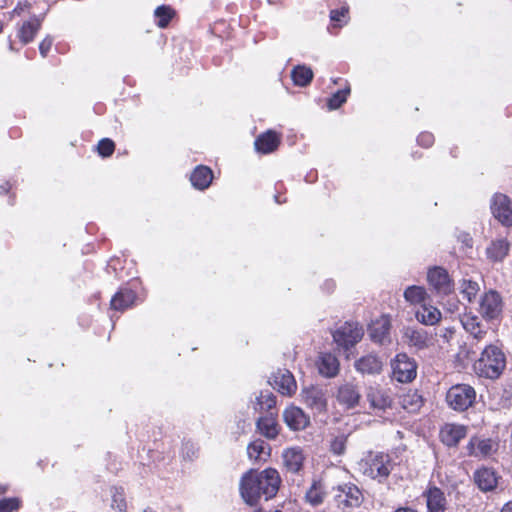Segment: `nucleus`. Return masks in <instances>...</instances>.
<instances>
[{
  "label": "nucleus",
  "instance_id": "57",
  "mask_svg": "<svg viewBox=\"0 0 512 512\" xmlns=\"http://www.w3.org/2000/svg\"><path fill=\"white\" fill-rule=\"evenodd\" d=\"M2 29H3V23H2V21L0 20V32L2 31Z\"/></svg>",
  "mask_w": 512,
  "mask_h": 512
},
{
  "label": "nucleus",
  "instance_id": "1",
  "mask_svg": "<svg viewBox=\"0 0 512 512\" xmlns=\"http://www.w3.org/2000/svg\"><path fill=\"white\" fill-rule=\"evenodd\" d=\"M279 484V473L275 469L268 468L259 473L250 470L241 478L240 493L248 505L254 506L261 496H264L266 500L275 496Z\"/></svg>",
  "mask_w": 512,
  "mask_h": 512
},
{
  "label": "nucleus",
  "instance_id": "45",
  "mask_svg": "<svg viewBox=\"0 0 512 512\" xmlns=\"http://www.w3.org/2000/svg\"><path fill=\"white\" fill-rule=\"evenodd\" d=\"M20 507L18 498H5L0 500V512H13Z\"/></svg>",
  "mask_w": 512,
  "mask_h": 512
},
{
  "label": "nucleus",
  "instance_id": "39",
  "mask_svg": "<svg viewBox=\"0 0 512 512\" xmlns=\"http://www.w3.org/2000/svg\"><path fill=\"white\" fill-rule=\"evenodd\" d=\"M349 434L339 433L337 435H332L330 440V451L334 455H343L346 450V443Z\"/></svg>",
  "mask_w": 512,
  "mask_h": 512
},
{
  "label": "nucleus",
  "instance_id": "37",
  "mask_svg": "<svg viewBox=\"0 0 512 512\" xmlns=\"http://www.w3.org/2000/svg\"><path fill=\"white\" fill-rule=\"evenodd\" d=\"M291 78L295 85L305 87L312 81L313 71L308 66L298 65L293 68L291 72Z\"/></svg>",
  "mask_w": 512,
  "mask_h": 512
},
{
  "label": "nucleus",
  "instance_id": "40",
  "mask_svg": "<svg viewBox=\"0 0 512 512\" xmlns=\"http://www.w3.org/2000/svg\"><path fill=\"white\" fill-rule=\"evenodd\" d=\"M350 94V86L346 84V86L333 93L332 96L328 100V107L330 110H335L339 108L343 103L346 102L348 95Z\"/></svg>",
  "mask_w": 512,
  "mask_h": 512
},
{
  "label": "nucleus",
  "instance_id": "27",
  "mask_svg": "<svg viewBox=\"0 0 512 512\" xmlns=\"http://www.w3.org/2000/svg\"><path fill=\"white\" fill-rule=\"evenodd\" d=\"M135 298L136 295L132 290L122 288L111 299V308L117 311H123L133 305Z\"/></svg>",
  "mask_w": 512,
  "mask_h": 512
},
{
  "label": "nucleus",
  "instance_id": "17",
  "mask_svg": "<svg viewBox=\"0 0 512 512\" xmlns=\"http://www.w3.org/2000/svg\"><path fill=\"white\" fill-rule=\"evenodd\" d=\"M275 388L283 395H292L297 389L293 374L289 370H278L273 375Z\"/></svg>",
  "mask_w": 512,
  "mask_h": 512
},
{
  "label": "nucleus",
  "instance_id": "41",
  "mask_svg": "<svg viewBox=\"0 0 512 512\" xmlns=\"http://www.w3.org/2000/svg\"><path fill=\"white\" fill-rule=\"evenodd\" d=\"M112 503L111 507L116 512H123L126 510V500L124 490L121 487H113L111 490Z\"/></svg>",
  "mask_w": 512,
  "mask_h": 512
},
{
  "label": "nucleus",
  "instance_id": "55",
  "mask_svg": "<svg viewBox=\"0 0 512 512\" xmlns=\"http://www.w3.org/2000/svg\"><path fill=\"white\" fill-rule=\"evenodd\" d=\"M143 512H156V511H154V510H153V509H151V508H146V509H144V511H143Z\"/></svg>",
  "mask_w": 512,
  "mask_h": 512
},
{
  "label": "nucleus",
  "instance_id": "44",
  "mask_svg": "<svg viewBox=\"0 0 512 512\" xmlns=\"http://www.w3.org/2000/svg\"><path fill=\"white\" fill-rule=\"evenodd\" d=\"M114 149H115L114 142L108 138L102 139L97 146V150H98L99 154L103 157H108V156L112 155V153L114 152Z\"/></svg>",
  "mask_w": 512,
  "mask_h": 512
},
{
  "label": "nucleus",
  "instance_id": "54",
  "mask_svg": "<svg viewBox=\"0 0 512 512\" xmlns=\"http://www.w3.org/2000/svg\"><path fill=\"white\" fill-rule=\"evenodd\" d=\"M190 448L192 449L193 447L190 446ZM189 449V446L186 444L183 448V455H185V450H188Z\"/></svg>",
  "mask_w": 512,
  "mask_h": 512
},
{
  "label": "nucleus",
  "instance_id": "52",
  "mask_svg": "<svg viewBox=\"0 0 512 512\" xmlns=\"http://www.w3.org/2000/svg\"><path fill=\"white\" fill-rule=\"evenodd\" d=\"M9 190V184L6 183L5 185L0 186L1 192H7Z\"/></svg>",
  "mask_w": 512,
  "mask_h": 512
},
{
  "label": "nucleus",
  "instance_id": "4",
  "mask_svg": "<svg viewBox=\"0 0 512 512\" xmlns=\"http://www.w3.org/2000/svg\"><path fill=\"white\" fill-rule=\"evenodd\" d=\"M475 398L476 392L474 388L467 384L452 386L446 394L448 405L458 411L468 409L474 403Z\"/></svg>",
  "mask_w": 512,
  "mask_h": 512
},
{
  "label": "nucleus",
  "instance_id": "51",
  "mask_svg": "<svg viewBox=\"0 0 512 512\" xmlns=\"http://www.w3.org/2000/svg\"><path fill=\"white\" fill-rule=\"evenodd\" d=\"M9 190V184L6 183L5 185L0 186L1 192H7Z\"/></svg>",
  "mask_w": 512,
  "mask_h": 512
},
{
  "label": "nucleus",
  "instance_id": "53",
  "mask_svg": "<svg viewBox=\"0 0 512 512\" xmlns=\"http://www.w3.org/2000/svg\"><path fill=\"white\" fill-rule=\"evenodd\" d=\"M7 491V487L4 485H0V495Z\"/></svg>",
  "mask_w": 512,
  "mask_h": 512
},
{
  "label": "nucleus",
  "instance_id": "3",
  "mask_svg": "<svg viewBox=\"0 0 512 512\" xmlns=\"http://www.w3.org/2000/svg\"><path fill=\"white\" fill-rule=\"evenodd\" d=\"M357 466L364 476L379 483L386 481L394 468L391 456L383 452H369L357 463Z\"/></svg>",
  "mask_w": 512,
  "mask_h": 512
},
{
  "label": "nucleus",
  "instance_id": "11",
  "mask_svg": "<svg viewBox=\"0 0 512 512\" xmlns=\"http://www.w3.org/2000/svg\"><path fill=\"white\" fill-rule=\"evenodd\" d=\"M283 421L289 429L300 431L310 424V417L301 408L292 405L284 410Z\"/></svg>",
  "mask_w": 512,
  "mask_h": 512
},
{
  "label": "nucleus",
  "instance_id": "43",
  "mask_svg": "<svg viewBox=\"0 0 512 512\" xmlns=\"http://www.w3.org/2000/svg\"><path fill=\"white\" fill-rule=\"evenodd\" d=\"M479 291V285L472 280H463L461 283V294L469 302H471Z\"/></svg>",
  "mask_w": 512,
  "mask_h": 512
},
{
  "label": "nucleus",
  "instance_id": "33",
  "mask_svg": "<svg viewBox=\"0 0 512 512\" xmlns=\"http://www.w3.org/2000/svg\"><path fill=\"white\" fill-rule=\"evenodd\" d=\"M510 244L504 239L493 241L486 249L488 258L492 261H502L508 254Z\"/></svg>",
  "mask_w": 512,
  "mask_h": 512
},
{
  "label": "nucleus",
  "instance_id": "19",
  "mask_svg": "<svg viewBox=\"0 0 512 512\" xmlns=\"http://www.w3.org/2000/svg\"><path fill=\"white\" fill-rule=\"evenodd\" d=\"M424 496L426 498L428 512H445L447 508V500L443 491L438 487L428 488Z\"/></svg>",
  "mask_w": 512,
  "mask_h": 512
},
{
  "label": "nucleus",
  "instance_id": "35",
  "mask_svg": "<svg viewBox=\"0 0 512 512\" xmlns=\"http://www.w3.org/2000/svg\"><path fill=\"white\" fill-rule=\"evenodd\" d=\"M41 26L40 21L37 18L26 21L22 24L18 31V37L23 44L31 42Z\"/></svg>",
  "mask_w": 512,
  "mask_h": 512
},
{
  "label": "nucleus",
  "instance_id": "12",
  "mask_svg": "<svg viewBox=\"0 0 512 512\" xmlns=\"http://www.w3.org/2000/svg\"><path fill=\"white\" fill-rule=\"evenodd\" d=\"M427 279L433 289L442 295H447L452 291V284L447 271L440 267L432 268L428 271Z\"/></svg>",
  "mask_w": 512,
  "mask_h": 512
},
{
  "label": "nucleus",
  "instance_id": "20",
  "mask_svg": "<svg viewBox=\"0 0 512 512\" xmlns=\"http://www.w3.org/2000/svg\"><path fill=\"white\" fill-rule=\"evenodd\" d=\"M360 397L358 387L352 383H345L338 389L337 399L347 408L355 407L359 403Z\"/></svg>",
  "mask_w": 512,
  "mask_h": 512
},
{
  "label": "nucleus",
  "instance_id": "18",
  "mask_svg": "<svg viewBox=\"0 0 512 512\" xmlns=\"http://www.w3.org/2000/svg\"><path fill=\"white\" fill-rule=\"evenodd\" d=\"M473 478L478 488L484 492L494 490L498 482V477L495 471L486 467L476 470Z\"/></svg>",
  "mask_w": 512,
  "mask_h": 512
},
{
  "label": "nucleus",
  "instance_id": "5",
  "mask_svg": "<svg viewBox=\"0 0 512 512\" xmlns=\"http://www.w3.org/2000/svg\"><path fill=\"white\" fill-rule=\"evenodd\" d=\"M402 342L416 351L424 350L433 345V337L422 328L405 326L401 330Z\"/></svg>",
  "mask_w": 512,
  "mask_h": 512
},
{
  "label": "nucleus",
  "instance_id": "47",
  "mask_svg": "<svg viewBox=\"0 0 512 512\" xmlns=\"http://www.w3.org/2000/svg\"><path fill=\"white\" fill-rule=\"evenodd\" d=\"M52 43H53V40L50 37H46L45 39H43L41 41V43L39 45V51H40V54L42 55V57L47 56L48 52L51 49Z\"/></svg>",
  "mask_w": 512,
  "mask_h": 512
},
{
  "label": "nucleus",
  "instance_id": "15",
  "mask_svg": "<svg viewBox=\"0 0 512 512\" xmlns=\"http://www.w3.org/2000/svg\"><path fill=\"white\" fill-rule=\"evenodd\" d=\"M338 502L346 507H359L363 502V494L354 484H345L339 487Z\"/></svg>",
  "mask_w": 512,
  "mask_h": 512
},
{
  "label": "nucleus",
  "instance_id": "26",
  "mask_svg": "<svg viewBox=\"0 0 512 512\" xmlns=\"http://www.w3.org/2000/svg\"><path fill=\"white\" fill-rule=\"evenodd\" d=\"M213 179L212 170L207 166H198L191 174L190 181L192 185L199 190L209 187Z\"/></svg>",
  "mask_w": 512,
  "mask_h": 512
},
{
  "label": "nucleus",
  "instance_id": "24",
  "mask_svg": "<svg viewBox=\"0 0 512 512\" xmlns=\"http://www.w3.org/2000/svg\"><path fill=\"white\" fill-rule=\"evenodd\" d=\"M280 143V136L274 131H267L257 137L255 148L258 152L267 154L277 149Z\"/></svg>",
  "mask_w": 512,
  "mask_h": 512
},
{
  "label": "nucleus",
  "instance_id": "25",
  "mask_svg": "<svg viewBox=\"0 0 512 512\" xmlns=\"http://www.w3.org/2000/svg\"><path fill=\"white\" fill-rule=\"evenodd\" d=\"M468 454L474 457H487L494 450V444L490 439H470L467 445Z\"/></svg>",
  "mask_w": 512,
  "mask_h": 512
},
{
  "label": "nucleus",
  "instance_id": "38",
  "mask_svg": "<svg viewBox=\"0 0 512 512\" xmlns=\"http://www.w3.org/2000/svg\"><path fill=\"white\" fill-rule=\"evenodd\" d=\"M325 491L320 481H314L305 494L306 501L313 505H320L324 501Z\"/></svg>",
  "mask_w": 512,
  "mask_h": 512
},
{
  "label": "nucleus",
  "instance_id": "28",
  "mask_svg": "<svg viewBox=\"0 0 512 512\" xmlns=\"http://www.w3.org/2000/svg\"><path fill=\"white\" fill-rule=\"evenodd\" d=\"M463 328L478 341L484 340L487 335V330L483 328L482 324L476 316L465 315L462 320Z\"/></svg>",
  "mask_w": 512,
  "mask_h": 512
},
{
  "label": "nucleus",
  "instance_id": "22",
  "mask_svg": "<svg viewBox=\"0 0 512 512\" xmlns=\"http://www.w3.org/2000/svg\"><path fill=\"white\" fill-rule=\"evenodd\" d=\"M382 367L381 359L373 354L363 356L355 362V369L362 374H379Z\"/></svg>",
  "mask_w": 512,
  "mask_h": 512
},
{
  "label": "nucleus",
  "instance_id": "48",
  "mask_svg": "<svg viewBox=\"0 0 512 512\" xmlns=\"http://www.w3.org/2000/svg\"><path fill=\"white\" fill-rule=\"evenodd\" d=\"M347 13L348 8L342 7L340 10H332L330 13V18L332 21H341V19L344 18Z\"/></svg>",
  "mask_w": 512,
  "mask_h": 512
},
{
  "label": "nucleus",
  "instance_id": "34",
  "mask_svg": "<svg viewBox=\"0 0 512 512\" xmlns=\"http://www.w3.org/2000/svg\"><path fill=\"white\" fill-rule=\"evenodd\" d=\"M401 405L406 411L414 413L422 407L423 398L418 391L409 390L401 396Z\"/></svg>",
  "mask_w": 512,
  "mask_h": 512
},
{
  "label": "nucleus",
  "instance_id": "31",
  "mask_svg": "<svg viewBox=\"0 0 512 512\" xmlns=\"http://www.w3.org/2000/svg\"><path fill=\"white\" fill-rule=\"evenodd\" d=\"M339 370L338 359L330 354L324 353L320 356L319 372L326 377H334Z\"/></svg>",
  "mask_w": 512,
  "mask_h": 512
},
{
  "label": "nucleus",
  "instance_id": "36",
  "mask_svg": "<svg viewBox=\"0 0 512 512\" xmlns=\"http://www.w3.org/2000/svg\"><path fill=\"white\" fill-rule=\"evenodd\" d=\"M276 397L271 391H261L259 396L256 397L254 409L258 412L272 413L271 410L275 408Z\"/></svg>",
  "mask_w": 512,
  "mask_h": 512
},
{
  "label": "nucleus",
  "instance_id": "58",
  "mask_svg": "<svg viewBox=\"0 0 512 512\" xmlns=\"http://www.w3.org/2000/svg\"><path fill=\"white\" fill-rule=\"evenodd\" d=\"M189 453H191L190 448H189V449L187 450V452H186V455H187L188 457H190V454H189Z\"/></svg>",
  "mask_w": 512,
  "mask_h": 512
},
{
  "label": "nucleus",
  "instance_id": "21",
  "mask_svg": "<svg viewBox=\"0 0 512 512\" xmlns=\"http://www.w3.org/2000/svg\"><path fill=\"white\" fill-rule=\"evenodd\" d=\"M415 317L421 324L433 326L440 322L442 313L437 307L425 303L415 312Z\"/></svg>",
  "mask_w": 512,
  "mask_h": 512
},
{
  "label": "nucleus",
  "instance_id": "56",
  "mask_svg": "<svg viewBox=\"0 0 512 512\" xmlns=\"http://www.w3.org/2000/svg\"><path fill=\"white\" fill-rule=\"evenodd\" d=\"M339 81H341V78L333 79V83H334V84H338V83H339Z\"/></svg>",
  "mask_w": 512,
  "mask_h": 512
},
{
  "label": "nucleus",
  "instance_id": "16",
  "mask_svg": "<svg viewBox=\"0 0 512 512\" xmlns=\"http://www.w3.org/2000/svg\"><path fill=\"white\" fill-rule=\"evenodd\" d=\"M466 435L467 427L460 424H445L440 431L442 442L450 447L456 446Z\"/></svg>",
  "mask_w": 512,
  "mask_h": 512
},
{
  "label": "nucleus",
  "instance_id": "9",
  "mask_svg": "<svg viewBox=\"0 0 512 512\" xmlns=\"http://www.w3.org/2000/svg\"><path fill=\"white\" fill-rule=\"evenodd\" d=\"M391 322L388 316H381L372 321L369 325L368 332L373 342L380 345H387L391 343L390 337Z\"/></svg>",
  "mask_w": 512,
  "mask_h": 512
},
{
  "label": "nucleus",
  "instance_id": "42",
  "mask_svg": "<svg viewBox=\"0 0 512 512\" xmlns=\"http://www.w3.org/2000/svg\"><path fill=\"white\" fill-rule=\"evenodd\" d=\"M154 15L158 19L157 25L160 28H165L172 19L174 11L171 7L162 5L155 9Z\"/></svg>",
  "mask_w": 512,
  "mask_h": 512
},
{
  "label": "nucleus",
  "instance_id": "10",
  "mask_svg": "<svg viewBox=\"0 0 512 512\" xmlns=\"http://www.w3.org/2000/svg\"><path fill=\"white\" fill-rule=\"evenodd\" d=\"M491 210L496 219L505 226H512V201L504 194L493 197Z\"/></svg>",
  "mask_w": 512,
  "mask_h": 512
},
{
  "label": "nucleus",
  "instance_id": "29",
  "mask_svg": "<svg viewBox=\"0 0 512 512\" xmlns=\"http://www.w3.org/2000/svg\"><path fill=\"white\" fill-rule=\"evenodd\" d=\"M367 399L371 406L376 409H386L391 406L392 399L389 394L379 388L371 387L367 393Z\"/></svg>",
  "mask_w": 512,
  "mask_h": 512
},
{
  "label": "nucleus",
  "instance_id": "23",
  "mask_svg": "<svg viewBox=\"0 0 512 512\" xmlns=\"http://www.w3.org/2000/svg\"><path fill=\"white\" fill-rule=\"evenodd\" d=\"M256 426L258 432L268 439H275L279 434V425L273 413L260 417Z\"/></svg>",
  "mask_w": 512,
  "mask_h": 512
},
{
  "label": "nucleus",
  "instance_id": "32",
  "mask_svg": "<svg viewBox=\"0 0 512 512\" xmlns=\"http://www.w3.org/2000/svg\"><path fill=\"white\" fill-rule=\"evenodd\" d=\"M404 298L408 303L412 305L419 304L421 306L427 303L429 295L424 287L412 285L405 289Z\"/></svg>",
  "mask_w": 512,
  "mask_h": 512
},
{
  "label": "nucleus",
  "instance_id": "8",
  "mask_svg": "<svg viewBox=\"0 0 512 512\" xmlns=\"http://www.w3.org/2000/svg\"><path fill=\"white\" fill-rule=\"evenodd\" d=\"M303 403L315 413H322L327 408V397L324 390L317 386L304 387L301 392Z\"/></svg>",
  "mask_w": 512,
  "mask_h": 512
},
{
  "label": "nucleus",
  "instance_id": "46",
  "mask_svg": "<svg viewBox=\"0 0 512 512\" xmlns=\"http://www.w3.org/2000/svg\"><path fill=\"white\" fill-rule=\"evenodd\" d=\"M417 141L423 147H430L434 142V137L429 132H423L418 136Z\"/></svg>",
  "mask_w": 512,
  "mask_h": 512
},
{
  "label": "nucleus",
  "instance_id": "6",
  "mask_svg": "<svg viewBox=\"0 0 512 512\" xmlns=\"http://www.w3.org/2000/svg\"><path fill=\"white\" fill-rule=\"evenodd\" d=\"M393 378L401 383H408L415 379L417 365L405 353L397 354L391 363Z\"/></svg>",
  "mask_w": 512,
  "mask_h": 512
},
{
  "label": "nucleus",
  "instance_id": "59",
  "mask_svg": "<svg viewBox=\"0 0 512 512\" xmlns=\"http://www.w3.org/2000/svg\"><path fill=\"white\" fill-rule=\"evenodd\" d=\"M254 512H264L262 509L255 510Z\"/></svg>",
  "mask_w": 512,
  "mask_h": 512
},
{
  "label": "nucleus",
  "instance_id": "50",
  "mask_svg": "<svg viewBox=\"0 0 512 512\" xmlns=\"http://www.w3.org/2000/svg\"><path fill=\"white\" fill-rule=\"evenodd\" d=\"M395 512H416V511L413 509H410V508H399Z\"/></svg>",
  "mask_w": 512,
  "mask_h": 512
},
{
  "label": "nucleus",
  "instance_id": "30",
  "mask_svg": "<svg viewBox=\"0 0 512 512\" xmlns=\"http://www.w3.org/2000/svg\"><path fill=\"white\" fill-rule=\"evenodd\" d=\"M247 454L251 460L265 461L270 456V446L261 439L254 440L248 445Z\"/></svg>",
  "mask_w": 512,
  "mask_h": 512
},
{
  "label": "nucleus",
  "instance_id": "7",
  "mask_svg": "<svg viewBox=\"0 0 512 512\" xmlns=\"http://www.w3.org/2000/svg\"><path fill=\"white\" fill-rule=\"evenodd\" d=\"M362 336L363 329L361 326L357 323L347 322L334 331L333 340L339 347L348 350L356 345L361 340Z\"/></svg>",
  "mask_w": 512,
  "mask_h": 512
},
{
  "label": "nucleus",
  "instance_id": "2",
  "mask_svg": "<svg viewBox=\"0 0 512 512\" xmlns=\"http://www.w3.org/2000/svg\"><path fill=\"white\" fill-rule=\"evenodd\" d=\"M506 367V356L497 344H488L475 360L473 370L478 377L495 380Z\"/></svg>",
  "mask_w": 512,
  "mask_h": 512
},
{
  "label": "nucleus",
  "instance_id": "13",
  "mask_svg": "<svg viewBox=\"0 0 512 512\" xmlns=\"http://www.w3.org/2000/svg\"><path fill=\"white\" fill-rule=\"evenodd\" d=\"M502 310L500 295L495 291L485 293L480 302V313L488 319L496 318Z\"/></svg>",
  "mask_w": 512,
  "mask_h": 512
},
{
  "label": "nucleus",
  "instance_id": "49",
  "mask_svg": "<svg viewBox=\"0 0 512 512\" xmlns=\"http://www.w3.org/2000/svg\"><path fill=\"white\" fill-rule=\"evenodd\" d=\"M500 512H512V500L504 504Z\"/></svg>",
  "mask_w": 512,
  "mask_h": 512
},
{
  "label": "nucleus",
  "instance_id": "14",
  "mask_svg": "<svg viewBox=\"0 0 512 512\" xmlns=\"http://www.w3.org/2000/svg\"><path fill=\"white\" fill-rule=\"evenodd\" d=\"M282 459L288 472L298 473L303 467L305 455L300 447H289L283 451Z\"/></svg>",
  "mask_w": 512,
  "mask_h": 512
}]
</instances>
